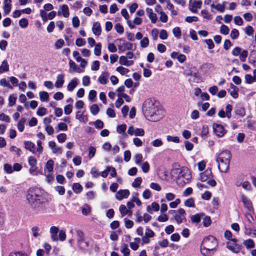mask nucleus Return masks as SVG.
<instances>
[{
    "mask_svg": "<svg viewBox=\"0 0 256 256\" xmlns=\"http://www.w3.org/2000/svg\"><path fill=\"white\" fill-rule=\"evenodd\" d=\"M78 84V79L76 78H73L68 85V90L70 92L72 91L77 86Z\"/></svg>",
    "mask_w": 256,
    "mask_h": 256,
    "instance_id": "27",
    "label": "nucleus"
},
{
    "mask_svg": "<svg viewBox=\"0 0 256 256\" xmlns=\"http://www.w3.org/2000/svg\"><path fill=\"white\" fill-rule=\"evenodd\" d=\"M236 238H232L226 242V248L234 253H238L242 248V246L237 243Z\"/></svg>",
    "mask_w": 256,
    "mask_h": 256,
    "instance_id": "8",
    "label": "nucleus"
},
{
    "mask_svg": "<svg viewBox=\"0 0 256 256\" xmlns=\"http://www.w3.org/2000/svg\"><path fill=\"white\" fill-rule=\"evenodd\" d=\"M116 70L122 75L127 74L129 72L128 69L122 66H118L116 68Z\"/></svg>",
    "mask_w": 256,
    "mask_h": 256,
    "instance_id": "59",
    "label": "nucleus"
},
{
    "mask_svg": "<svg viewBox=\"0 0 256 256\" xmlns=\"http://www.w3.org/2000/svg\"><path fill=\"white\" fill-rule=\"evenodd\" d=\"M202 6V2L201 1H198L196 0H190V1L189 9L193 13L196 14L198 12V8H200Z\"/></svg>",
    "mask_w": 256,
    "mask_h": 256,
    "instance_id": "12",
    "label": "nucleus"
},
{
    "mask_svg": "<svg viewBox=\"0 0 256 256\" xmlns=\"http://www.w3.org/2000/svg\"><path fill=\"white\" fill-rule=\"evenodd\" d=\"M136 164L138 166H140L141 162L142 160V154H138L134 156Z\"/></svg>",
    "mask_w": 256,
    "mask_h": 256,
    "instance_id": "56",
    "label": "nucleus"
},
{
    "mask_svg": "<svg viewBox=\"0 0 256 256\" xmlns=\"http://www.w3.org/2000/svg\"><path fill=\"white\" fill-rule=\"evenodd\" d=\"M209 134L208 127L207 125H204L200 131V136L203 139L207 138Z\"/></svg>",
    "mask_w": 256,
    "mask_h": 256,
    "instance_id": "26",
    "label": "nucleus"
},
{
    "mask_svg": "<svg viewBox=\"0 0 256 256\" xmlns=\"http://www.w3.org/2000/svg\"><path fill=\"white\" fill-rule=\"evenodd\" d=\"M160 210V206L156 202H153L150 205H148L146 207L147 212L150 214H153V212H157Z\"/></svg>",
    "mask_w": 256,
    "mask_h": 256,
    "instance_id": "18",
    "label": "nucleus"
},
{
    "mask_svg": "<svg viewBox=\"0 0 256 256\" xmlns=\"http://www.w3.org/2000/svg\"><path fill=\"white\" fill-rule=\"evenodd\" d=\"M212 128L215 134L219 138L223 136L226 132V130H224V126L220 124H214Z\"/></svg>",
    "mask_w": 256,
    "mask_h": 256,
    "instance_id": "10",
    "label": "nucleus"
},
{
    "mask_svg": "<svg viewBox=\"0 0 256 256\" xmlns=\"http://www.w3.org/2000/svg\"><path fill=\"white\" fill-rule=\"evenodd\" d=\"M246 34L248 36H252L254 34V30L250 26H248L246 27L244 30Z\"/></svg>",
    "mask_w": 256,
    "mask_h": 256,
    "instance_id": "42",
    "label": "nucleus"
},
{
    "mask_svg": "<svg viewBox=\"0 0 256 256\" xmlns=\"http://www.w3.org/2000/svg\"><path fill=\"white\" fill-rule=\"evenodd\" d=\"M26 200L31 208L36 212H42L45 209L43 194L38 188H30L26 194Z\"/></svg>",
    "mask_w": 256,
    "mask_h": 256,
    "instance_id": "1",
    "label": "nucleus"
},
{
    "mask_svg": "<svg viewBox=\"0 0 256 256\" xmlns=\"http://www.w3.org/2000/svg\"><path fill=\"white\" fill-rule=\"evenodd\" d=\"M54 162L52 160H48L46 164V166L44 168V170L46 169L49 172H51L53 170V166Z\"/></svg>",
    "mask_w": 256,
    "mask_h": 256,
    "instance_id": "34",
    "label": "nucleus"
},
{
    "mask_svg": "<svg viewBox=\"0 0 256 256\" xmlns=\"http://www.w3.org/2000/svg\"><path fill=\"white\" fill-rule=\"evenodd\" d=\"M151 144L154 147H159L162 146L163 144V143L161 140L156 139L152 142Z\"/></svg>",
    "mask_w": 256,
    "mask_h": 256,
    "instance_id": "62",
    "label": "nucleus"
},
{
    "mask_svg": "<svg viewBox=\"0 0 256 256\" xmlns=\"http://www.w3.org/2000/svg\"><path fill=\"white\" fill-rule=\"evenodd\" d=\"M70 69L69 72L70 73H73L75 72L78 68V66L72 60H69Z\"/></svg>",
    "mask_w": 256,
    "mask_h": 256,
    "instance_id": "32",
    "label": "nucleus"
},
{
    "mask_svg": "<svg viewBox=\"0 0 256 256\" xmlns=\"http://www.w3.org/2000/svg\"><path fill=\"white\" fill-rule=\"evenodd\" d=\"M200 14L203 18L204 19L210 20L212 18V15L209 13L208 10L206 9L202 10L200 12Z\"/></svg>",
    "mask_w": 256,
    "mask_h": 256,
    "instance_id": "37",
    "label": "nucleus"
},
{
    "mask_svg": "<svg viewBox=\"0 0 256 256\" xmlns=\"http://www.w3.org/2000/svg\"><path fill=\"white\" fill-rule=\"evenodd\" d=\"M232 54L234 56H239L240 60L242 62H244L248 56V51L242 50L239 46H236L232 50Z\"/></svg>",
    "mask_w": 256,
    "mask_h": 256,
    "instance_id": "7",
    "label": "nucleus"
},
{
    "mask_svg": "<svg viewBox=\"0 0 256 256\" xmlns=\"http://www.w3.org/2000/svg\"><path fill=\"white\" fill-rule=\"evenodd\" d=\"M72 187L73 190L76 194L80 193L82 190V186L79 183H74Z\"/></svg>",
    "mask_w": 256,
    "mask_h": 256,
    "instance_id": "36",
    "label": "nucleus"
},
{
    "mask_svg": "<svg viewBox=\"0 0 256 256\" xmlns=\"http://www.w3.org/2000/svg\"><path fill=\"white\" fill-rule=\"evenodd\" d=\"M101 48H102V44L100 43H98L96 44L95 48L94 49V54L98 56L100 55L101 54Z\"/></svg>",
    "mask_w": 256,
    "mask_h": 256,
    "instance_id": "43",
    "label": "nucleus"
},
{
    "mask_svg": "<svg viewBox=\"0 0 256 256\" xmlns=\"http://www.w3.org/2000/svg\"><path fill=\"white\" fill-rule=\"evenodd\" d=\"M26 120L24 118H22L18 124V128L20 132H22L24 130V124Z\"/></svg>",
    "mask_w": 256,
    "mask_h": 256,
    "instance_id": "40",
    "label": "nucleus"
},
{
    "mask_svg": "<svg viewBox=\"0 0 256 256\" xmlns=\"http://www.w3.org/2000/svg\"><path fill=\"white\" fill-rule=\"evenodd\" d=\"M130 194L128 190H118L116 194V198L118 200H121L124 198H127Z\"/></svg>",
    "mask_w": 256,
    "mask_h": 256,
    "instance_id": "14",
    "label": "nucleus"
},
{
    "mask_svg": "<svg viewBox=\"0 0 256 256\" xmlns=\"http://www.w3.org/2000/svg\"><path fill=\"white\" fill-rule=\"evenodd\" d=\"M126 124H122L120 125V126H118L117 132L119 134H122L123 133V134H126V133H125V131L126 130Z\"/></svg>",
    "mask_w": 256,
    "mask_h": 256,
    "instance_id": "53",
    "label": "nucleus"
},
{
    "mask_svg": "<svg viewBox=\"0 0 256 256\" xmlns=\"http://www.w3.org/2000/svg\"><path fill=\"white\" fill-rule=\"evenodd\" d=\"M239 36L238 30L236 29H232L231 31L230 36L232 40H236L238 38Z\"/></svg>",
    "mask_w": 256,
    "mask_h": 256,
    "instance_id": "48",
    "label": "nucleus"
},
{
    "mask_svg": "<svg viewBox=\"0 0 256 256\" xmlns=\"http://www.w3.org/2000/svg\"><path fill=\"white\" fill-rule=\"evenodd\" d=\"M231 154L229 150H226L222 152L216 158L218 164V168L222 172H226L229 168Z\"/></svg>",
    "mask_w": 256,
    "mask_h": 256,
    "instance_id": "5",
    "label": "nucleus"
},
{
    "mask_svg": "<svg viewBox=\"0 0 256 256\" xmlns=\"http://www.w3.org/2000/svg\"><path fill=\"white\" fill-rule=\"evenodd\" d=\"M60 8L61 10V12L60 10L58 11V15L60 16L61 14H62L63 16L65 18L68 17L70 15V12L68 6L66 4H62V6H60Z\"/></svg>",
    "mask_w": 256,
    "mask_h": 256,
    "instance_id": "20",
    "label": "nucleus"
},
{
    "mask_svg": "<svg viewBox=\"0 0 256 256\" xmlns=\"http://www.w3.org/2000/svg\"><path fill=\"white\" fill-rule=\"evenodd\" d=\"M57 139L59 142L63 143L66 139V135L64 133H62L58 135Z\"/></svg>",
    "mask_w": 256,
    "mask_h": 256,
    "instance_id": "58",
    "label": "nucleus"
},
{
    "mask_svg": "<svg viewBox=\"0 0 256 256\" xmlns=\"http://www.w3.org/2000/svg\"><path fill=\"white\" fill-rule=\"evenodd\" d=\"M245 234L248 236L256 238V230L251 228H246Z\"/></svg>",
    "mask_w": 256,
    "mask_h": 256,
    "instance_id": "38",
    "label": "nucleus"
},
{
    "mask_svg": "<svg viewBox=\"0 0 256 256\" xmlns=\"http://www.w3.org/2000/svg\"><path fill=\"white\" fill-rule=\"evenodd\" d=\"M140 166L144 173L148 172L150 170V166L147 162H144L142 164H141Z\"/></svg>",
    "mask_w": 256,
    "mask_h": 256,
    "instance_id": "54",
    "label": "nucleus"
},
{
    "mask_svg": "<svg viewBox=\"0 0 256 256\" xmlns=\"http://www.w3.org/2000/svg\"><path fill=\"white\" fill-rule=\"evenodd\" d=\"M132 43L124 42L118 46V48L120 52H124L126 50H132Z\"/></svg>",
    "mask_w": 256,
    "mask_h": 256,
    "instance_id": "17",
    "label": "nucleus"
},
{
    "mask_svg": "<svg viewBox=\"0 0 256 256\" xmlns=\"http://www.w3.org/2000/svg\"><path fill=\"white\" fill-rule=\"evenodd\" d=\"M24 148L31 152L32 154L36 152L35 144L30 141L24 142Z\"/></svg>",
    "mask_w": 256,
    "mask_h": 256,
    "instance_id": "19",
    "label": "nucleus"
},
{
    "mask_svg": "<svg viewBox=\"0 0 256 256\" xmlns=\"http://www.w3.org/2000/svg\"><path fill=\"white\" fill-rule=\"evenodd\" d=\"M119 210L122 217L124 216L129 213V210L124 204H122L120 206Z\"/></svg>",
    "mask_w": 256,
    "mask_h": 256,
    "instance_id": "31",
    "label": "nucleus"
},
{
    "mask_svg": "<svg viewBox=\"0 0 256 256\" xmlns=\"http://www.w3.org/2000/svg\"><path fill=\"white\" fill-rule=\"evenodd\" d=\"M185 215L186 212L184 208H180L176 211V214L174 216V218L178 224H180L182 222L186 221Z\"/></svg>",
    "mask_w": 256,
    "mask_h": 256,
    "instance_id": "9",
    "label": "nucleus"
},
{
    "mask_svg": "<svg viewBox=\"0 0 256 256\" xmlns=\"http://www.w3.org/2000/svg\"><path fill=\"white\" fill-rule=\"evenodd\" d=\"M9 70V66L6 60L2 62L0 66V74Z\"/></svg>",
    "mask_w": 256,
    "mask_h": 256,
    "instance_id": "28",
    "label": "nucleus"
},
{
    "mask_svg": "<svg viewBox=\"0 0 256 256\" xmlns=\"http://www.w3.org/2000/svg\"><path fill=\"white\" fill-rule=\"evenodd\" d=\"M48 146L51 148L53 153H62V150L61 148L57 146L55 142L52 141L48 143Z\"/></svg>",
    "mask_w": 256,
    "mask_h": 256,
    "instance_id": "24",
    "label": "nucleus"
},
{
    "mask_svg": "<svg viewBox=\"0 0 256 256\" xmlns=\"http://www.w3.org/2000/svg\"><path fill=\"white\" fill-rule=\"evenodd\" d=\"M190 76L194 77V82H201V77L197 72H191Z\"/></svg>",
    "mask_w": 256,
    "mask_h": 256,
    "instance_id": "52",
    "label": "nucleus"
},
{
    "mask_svg": "<svg viewBox=\"0 0 256 256\" xmlns=\"http://www.w3.org/2000/svg\"><path fill=\"white\" fill-rule=\"evenodd\" d=\"M108 72H102L98 78V82L102 84H106L108 82Z\"/></svg>",
    "mask_w": 256,
    "mask_h": 256,
    "instance_id": "22",
    "label": "nucleus"
},
{
    "mask_svg": "<svg viewBox=\"0 0 256 256\" xmlns=\"http://www.w3.org/2000/svg\"><path fill=\"white\" fill-rule=\"evenodd\" d=\"M96 96V92L94 90H90L88 94V99L90 101L93 102Z\"/></svg>",
    "mask_w": 256,
    "mask_h": 256,
    "instance_id": "60",
    "label": "nucleus"
},
{
    "mask_svg": "<svg viewBox=\"0 0 256 256\" xmlns=\"http://www.w3.org/2000/svg\"><path fill=\"white\" fill-rule=\"evenodd\" d=\"M56 129H58L57 132H58L60 130H68V126L64 122H60L58 124V126L55 128Z\"/></svg>",
    "mask_w": 256,
    "mask_h": 256,
    "instance_id": "39",
    "label": "nucleus"
},
{
    "mask_svg": "<svg viewBox=\"0 0 256 256\" xmlns=\"http://www.w3.org/2000/svg\"><path fill=\"white\" fill-rule=\"evenodd\" d=\"M236 114L242 117L245 115V110L242 107H238L236 110Z\"/></svg>",
    "mask_w": 256,
    "mask_h": 256,
    "instance_id": "49",
    "label": "nucleus"
},
{
    "mask_svg": "<svg viewBox=\"0 0 256 256\" xmlns=\"http://www.w3.org/2000/svg\"><path fill=\"white\" fill-rule=\"evenodd\" d=\"M172 176L178 180H182L184 183L188 182L191 178V174L188 168L181 167L178 164H175L172 170Z\"/></svg>",
    "mask_w": 256,
    "mask_h": 256,
    "instance_id": "4",
    "label": "nucleus"
},
{
    "mask_svg": "<svg viewBox=\"0 0 256 256\" xmlns=\"http://www.w3.org/2000/svg\"><path fill=\"white\" fill-rule=\"evenodd\" d=\"M142 182V178L140 177H138L134 180V181L132 183V186L134 188H138L140 187Z\"/></svg>",
    "mask_w": 256,
    "mask_h": 256,
    "instance_id": "50",
    "label": "nucleus"
},
{
    "mask_svg": "<svg viewBox=\"0 0 256 256\" xmlns=\"http://www.w3.org/2000/svg\"><path fill=\"white\" fill-rule=\"evenodd\" d=\"M114 28L117 32L119 34H122L124 32L123 26L119 23L116 24L114 26Z\"/></svg>",
    "mask_w": 256,
    "mask_h": 256,
    "instance_id": "64",
    "label": "nucleus"
},
{
    "mask_svg": "<svg viewBox=\"0 0 256 256\" xmlns=\"http://www.w3.org/2000/svg\"><path fill=\"white\" fill-rule=\"evenodd\" d=\"M76 233L78 236V244L79 248L84 249L88 247V243L86 242H84V233L80 230L77 231Z\"/></svg>",
    "mask_w": 256,
    "mask_h": 256,
    "instance_id": "11",
    "label": "nucleus"
},
{
    "mask_svg": "<svg viewBox=\"0 0 256 256\" xmlns=\"http://www.w3.org/2000/svg\"><path fill=\"white\" fill-rule=\"evenodd\" d=\"M127 57L124 56H122L120 58L119 62L122 65H124L126 66H130L134 64V62L133 60H128Z\"/></svg>",
    "mask_w": 256,
    "mask_h": 256,
    "instance_id": "21",
    "label": "nucleus"
},
{
    "mask_svg": "<svg viewBox=\"0 0 256 256\" xmlns=\"http://www.w3.org/2000/svg\"><path fill=\"white\" fill-rule=\"evenodd\" d=\"M96 149L94 146H90L88 148V158L90 159L92 158L96 154Z\"/></svg>",
    "mask_w": 256,
    "mask_h": 256,
    "instance_id": "55",
    "label": "nucleus"
},
{
    "mask_svg": "<svg viewBox=\"0 0 256 256\" xmlns=\"http://www.w3.org/2000/svg\"><path fill=\"white\" fill-rule=\"evenodd\" d=\"M241 200L243 202L244 207H246L249 211L251 212L252 210H253L252 203L246 196L244 194H242L241 196Z\"/></svg>",
    "mask_w": 256,
    "mask_h": 256,
    "instance_id": "15",
    "label": "nucleus"
},
{
    "mask_svg": "<svg viewBox=\"0 0 256 256\" xmlns=\"http://www.w3.org/2000/svg\"><path fill=\"white\" fill-rule=\"evenodd\" d=\"M217 246L216 240L214 236H210L203 240L200 248L201 252L204 256H211Z\"/></svg>",
    "mask_w": 256,
    "mask_h": 256,
    "instance_id": "3",
    "label": "nucleus"
},
{
    "mask_svg": "<svg viewBox=\"0 0 256 256\" xmlns=\"http://www.w3.org/2000/svg\"><path fill=\"white\" fill-rule=\"evenodd\" d=\"M245 80L246 83L251 84L254 82H256L254 78L250 74H246L244 76Z\"/></svg>",
    "mask_w": 256,
    "mask_h": 256,
    "instance_id": "46",
    "label": "nucleus"
},
{
    "mask_svg": "<svg viewBox=\"0 0 256 256\" xmlns=\"http://www.w3.org/2000/svg\"><path fill=\"white\" fill-rule=\"evenodd\" d=\"M243 244L248 249L254 248L255 246L254 240L252 239L245 240L243 242Z\"/></svg>",
    "mask_w": 256,
    "mask_h": 256,
    "instance_id": "29",
    "label": "nucleus"
},
{
    "mask_svg": "<svg viewBox=\"0 0 256 256\" xmlns=\"http://www.w3.org/2000/svg\"><path fill=\"white\" fill-rule=\"evenodd\" d=\"M229 28L228 26L222 24L220 28V32L222 34L226 35L229 33Z\"/></svg>",
    "mask_w": 256,
    "mask_h": 256,
    "instance_id": "51",
    "label": "nucleus"
},
{
    "mask_svg": "<svg viewBox=\"0 0 256 256\" xmlns=\"http://www.w3.org/2000/svg\"><path fill=\"white\" fill-rule=\"evenodd\" d=\"M135 216H136V220L137 222H140L144 220V222L146 223L148 222L152 218V216L146 213L144 214L143 216H140L138 212H136V213L135 214Z\"/></svg>",
    "mask_w": 256,
    "mask_h": 256,
    "instance_id": "13",
    "label": "nucleus"
},
{
    "mask_svg": "<svg viewBox=\"0 0 256 256\" xmlns=\"http://www.w3.org/2000/svg\"><path fill=\"white\" fill-rule=\"evenodd\" d=\"M90 110L92 114L96 115L99 112L100 109L97 104H94L90 106Z\"/></svg>",
    "mask_w": 256,
    "mask_h": 256,
    "instance_id": "44",
    "label": "nucleus"
},
{
    "mask_svg": "<svg viewBox=\"0 0 256 256\" xmlns=\"http://www.w3.org/2000/svg\"><path fill=\"white\" fill-rule=\"evenodd\" d=\"M184 205L186 206L190 207V208L194 207V200L192 198L187 199L184 202Z\"/></svg>",
    "mask_w": 256,
    "mask_h": 256,
    "instance_id": "45",
    "label": "nucleus"
},
{
    "mask_svg": "<svg viewBox=\"0 0 256 256\" xmlns=\"http://www.w3.org/2000/svg\"><path fill=\"white\" fill-rule=\"evenodd\" d=\"M140 46L142 48H146L149 44V40L147 37H144L140 42Z\"/></svg>",
    "mask_w": 256,
    "mask_h": 256,
    "instance_id": "41",
    "label": "nucleus"
},
{
    "mask_svg": "<svg viewBox=\"0 0 256 256\" xmlns=\"http://www.w3.org/2000/svg\"><path fill=\"white\" fill-rule=\"evenodd\" d=\"M59 232V228L55 226H52L50 228V237L53 241L58 240V234Z\"/></svg>",
    "mask_w": 256,
    "mask_h": 256,
    "instance_id": "16",
    "label": "nucleus"
},
{
    "mask_svg": "<svg viewBox=\"0 0 256 256\" xmlns=\"http://www.w3.org/2000/svg\"><path fill=\"white\" fill-rule=\"evenodd\" d=\"M166 140L169 142H174L175 143H178L180 142V138L178 136H166Z\"/></svg>",
    "mask_w": 256,
    "mask_h": 256,
    "instance_id": "47",
    "label": "nucleus"
},
{
    "mask_svg": "<svg viewBox=\"0 0 256 256\" xmlns=\"http://www.w3.org/2000/svg\"><path fill=\"white\" fill-rule=\"evenodd\" d=\"M212 221L209 216H205L203 219V224L204 226L208 227L211 224Z\"/></svg>",
    "mask_w": 256,
    "mask_h": 256,
    "instance_id": "61",
    "label": "nucleus"
},
{
    "mask_svg": "<svg viewBox=\"0 0 256 256\" xmlns=\"http://www.w3.org/2000/svg\"><path fill=\"white\" fill-rule=\"evenodd\" d=\"M4 170L8 174H11L14 172L12 167L8 164H4Z\"/></svg>",
    "mask_w": 256,
    "mask_h": 256,
    "instance_id": "63",
    "label": "nucleus"
},
{
    "mask_svg": "<svg viewBox=\"0 0 256 256\" xmlns=\"http://www.w3.org/2000/svg\"><path fill=\"white\" fill-rule=\"evenodd\" d=\"M121 252L124 254V256H128L130 254V250L128 248V244H124L121 246Z\"/></svg>",
    "mask_w": 256,
    "mask_h": 256,
    "instance_id": "33",
    "label": "nucleus"
},
{
    "mask_svg": "<svg viewBox=\"0 0 256 256\" xmlns=\"http://www.w3.org/2000/svg\"><path fill=\"white\" fill-rule=\"evenodd\" d=\"M40 98L42 102H48V100L49 96L46 92L42 91L39 93Z\"/></svg>",
    "mask_w": 256,
    "mask_h": 256,
    "instance_id": "35",
    "label": "nucleus"
},
{
    "mask_svg": "<svg viewBox=\"0 0 256 256\" xmlns=\"http://www.w3.org/2000/svg\"><path fill=\"white\" fill-rule=\"evenodd\" d=\"M142 112L149 120L157 122L164 116V111L159 108L157 104L151 98H148L142 105Z\"/></svg>",
    "mask_w": 256,
    "mask_h": 256,
    "instance_id": "2",
    "label": "nucleus"
},
{
    "mask_svg": "<svg viewBox=\"0 0 256 256\" xmlns=\"http://www.w3.org/2000/svg\"><path fill=\"white\" fill-rule=\"evenodd\" d=\"M172 32L174 36L178 38H179L181 36V31L178 27H175L173 30Z\"/></svg>",
    "mask_w": 256,
    "mask_h": 256,
    "instance_id": "57",
    "label": "nucleus"
},
{
    "mask_svg": "<svg viewBox=\"0 0 256 256\" xmlns=\"http://www.w3.org/2000/svg\"><path fill=\"white\" fill-rule=\"evenodd\" d=\"M64 74H58L56 76V80L55 83L56 87L58 88H62L64 84Z\"/></svg>",
    "mask_w": 256,
    "mask_h": 256,
    "instance_id": "23",
    "label": "nucleus"
},
{
    "mask_svg": "<svg viewBox=\"0 0 256 256\" xmlns=\"http://www.w3.org/2000/svg\"><path fill=\"white\" fill-rule=\"evenodd\" d=\"M212 174L210 168L206 169L200 174V180L202 182H206L208 184L214 187L216 186V182L214 180L212 179Z\"/></svg>",
    "mask_w": 256,
    "mask_h": 256,
    "instance_id": "6",
    "label": "nucleus"
},
{
    "mask_svg": "<svg viewBox=\"0 0 256 256\" xmlns=\"http://www.w3.org/2000/svg\"><path fill=\"white\" fill-rule=\"evenodd\" d=\"M92 30L96 36H100L101 34V28L100 22H95L94 23Z\"/></svg>",
    "mask_w": 256,
    "mask_h": 256,
    "instance_id": "25",
    "label": "nucleus"
},
{
    "mask_svg": "<svg viewBox=\"0 0 256 256\" xmlns=\"http://www.w3.org/2000/svg\"><path fill=\"white\" fill-rule=\"evenodd\" d=\"M203 214H196L191 216L190 220L192 223L198 224L200 222L201 216H202Z\"/></svg>",
    "mask_w": 256,
    "mask_h": 256,
    "instance_id": "30",
    "label": "nucleus"
}]
</instances>
